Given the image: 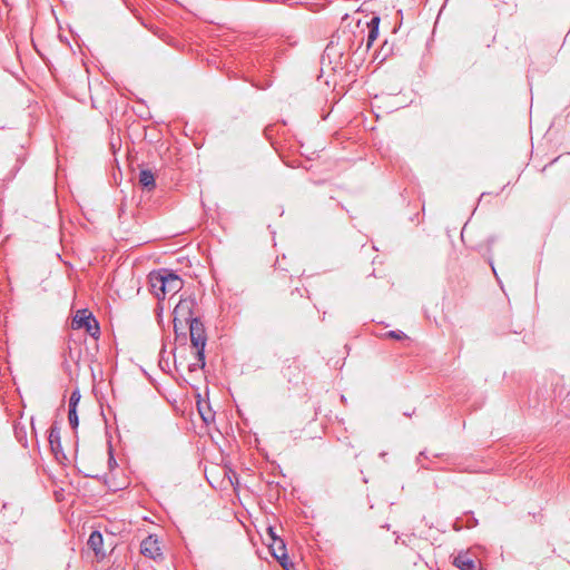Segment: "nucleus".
<instances>
[{
    "label": "nucleus",
    "mask_w": 570,
    "mask_h": 570,
    "mask_svg": "<svg viewBox=\"0 0 570 570\" xmlns=\"http://www.w3.org/2000/svg\"><path fill=\"white\" fill-rule=\"evenodd\" d=\"M69 355H70V357H71V358H73V354H72V351H71V350H70V352H69Z\"/></svg>",
    "instance_id": "27"
},
{
    "label": "nucleus",
    "mask_w": 570,
    "mask_h": 570,
    "mask_svg": "<svg viewBox=\"0 0 570 570\" xmlns=\"http://www.w3.org/2000/svg\"><path fill=\"white\" fill-rule=\"evenodd\" d=\"M197 302H196V298L195 297H186V298H180L179 302L176 304L175 308H174V332L176 335H179V333H181L183 335H185L184 332H179L180 330L183 331V325H181V320L185 321V323H189L193 318H195L193 316V309L194 307L196 306Z\"/></svg>",
    "instance_id": "1"
},
{
    "label": "nucleus",
    "mask_w": 570,
    "mask_h": 570,
    "mask_svg": "<svg viewBox=\"0 0 570 570\" xmlns=\"http://www.w3.org/2000/svg\"><path fill=\"white\" fill-rule=\"evenodd\" d=\"M187 324L189 325L191 345L196 350V357L203 361L205 358V347L207 343L205 326L199 317L193 318Z\"/></svg>",
    "instance_id": "2"
},
{
    "label": "nucleus",
    "mask_w": 570,
    "mask_h": 570,
    "mask_svg": "<svg viewBox=\"0 0 570 570\" xmlns=\"http://www.w3.org/2000/svg\"><path fill=\"white\" fill-rule=\"evenodd\" d=\"M72 327L75 330L85 328L86 332L91 336L97 338L100 334V327L88 309H79L72 320Z\"/></svg>",
    "instance_id": "3"
},
{
    "label": "nucleus",
    "mask_w": 570,
    "mask_h": 570,
    "mask_svg": "<svg viewBox=\"0 0 570 570\" xmlns=\"http://www.w3.org/2000/svg\"><path fill=\"white\" fill-rule=\"evenodd\" d=\"M49 444L51 446L52 452L56 454L61 450V440H60V429L53 424L49 430L48 436Z\"/></svg>",
    "instance_id": "12"
},
{
    "label": "nucleus",
    "mask_w": 570,
    "mask_h": 570,
    "mask_svg": "<svg viewBox=\"0 0 570 570\" xmlns=\"http://www.w3.org/2000/svg\"><path fill=\"white\" fill-rule=\"evenodd\" d=\"M108 463H109V466H110V468H112L114 465H116V464H117V463H116V460H115V458H114V455H112L111 450L109 451V460H108Z\"/></svg>",
    "instance_id": "20"
},
{
    "label": "nucleus",
    "mask_w": 570,
    "mask_h": 570,
    "mask_svg": "<svg viewBox=\"0 0 570 570\" xmlns=\"http://www.w3.org/2000/svg\"><path fill=\"white\" fill-rule=\"evenodd\" d=\"M267 534H268V537H269V539H271V542H272V541H274V538H275V539H281V538L276 534L275 528H273V527H268V528H267Z\"/></svg>",
    "instance_id": "19"
},
{
    "label": "nucleus",
    "mask_w": 570,
    "mask_h": 570,
    "mask_svg": "<svg viewBox=\"0 0 570 570\" xmlns=\"http://www.w3.org/2000/svg\"><path fill=\"white\" fill-rule=\"evenodd\" d=\"M476 524H478V519H475L473 515H471L465 525L460 524V520L458 519L454 522L453 528H454V530L460 531L461 529H463V527L474 528Z\"/></svg>",
    "instance_id": "16"
},
{
    "label": "nucleus",
    "mask_w": 570,
    "mask_h": 570,
    "mask_svg": "<svg viewBox=\"0 0 570 570\" xmlns=\"http://www.w3.org/2000/svg\"><path fill=\"white\" fill-rule=\"evenodd\" d=\"M423 456H424V458H426V456H425V452H424V451L420 452V454H419V456H417V462H419V463H421V458H423Z\"/></svg>",
    "instance_id": "22"
},
{
    "label": "nucleus",
    "mask_w": 570,
    "mask_h": 570,
    "mask_svg": "<svg viewBox=\"0 0 570 570\" xmlns=\"http://www.w3.org/2000/svg\"><path fill=\"white\" fill-rule=\"evenodd\" d=\"M87 544L95 552L96 556L105 554L102 552L104 537L100 531H92L89 535Z\"/></svg>",
    "instance_id": "9"
},
{
    "label": "nucleus",
    "mask_w": 570,
    "mask_h": 570,
    "mask_svg": "<svg viewBox=\"0 0 570 570\" xmlns=\"http://www.w3.org/2000/svg\"><path fill=\"white\" fill-rule=\"evenodd\" d=\"M385 455H386V453H385V452L380 453V456H381V458H385Z\"/></svg>",
    "instance_id": "26"
},
{
    "label": "nucleus",
    "mask_w": 570,
    "mask_h": 570,
    "mask_svg": "<svg viewBox=\"0 0 570 570\" xmlns=\"http://www.w3.org/2000/svg\"><path fill=\"white\" fill-rule=\"evenodd\" d=\"M165 274L161 273V268L158 271H154L149 274V285L150 292L158 298H165V287L161 285V281H164Z\"/></svg>",
    "instance_id": "8"
},
{
    "label": "nucleus",
    "mask_w": 570,
    "mask_h": 570,
    "mask_svg": "<svg viewBox=\"0 0 570 570\" xmlns=\"http://www.w3.org/2000/svg\"><path fill=\"white\" fill-rule=\"evenodd\" d=\"M21 507L13 503H3L0 514V523H3L4 525L16 524L18 520L21 518Z\"/></svg>",
    "instance_id": "5"
},
{
    "label": "nucleus",
    "mask_w": 570,
    "mask_h": 570,
    "mask_svg": "<svg viewBox=\"0 0 570 570\" xmlns=\"http://www.w3.org/2000/svg\"><path fill=\"white\" fill-rule=\"evenodd\" d=\"M68 421L70 426L76 430L79 425V417L77 413V409H68Z\"/></svg>",
    "instance_id": "14"
},
{
    "label": "nucleus",
    "mask_w": 570,
    "mask_h": 570,
    "mask_svg": "<svg viewBox=\"0 0 570 570\" xmlns=\"http://www.w3.org/2000/svg\"><path fill=\"white\" fill-rule=\"evenodd\" d=\"M199 412H200V415H202L203 420H204L205 422H208L207 416H206V415H205L200 410H199Z\"/></svg>",
    "instance_id": "23"
},
{
    "label": "nucleus",
    "mask_w": 570,
    "mask_h": 570,
    "mask_svg": "<svg viewBox=\"0 0 570 570\" xmlns=\"http://www.w3.org/2000/svg\"><path fill=\"white\" fill-rule=\"evenodd\" d=\"M80 399H81L80 391L78 389L72 391L71 395L69 397L68 409H77V406L80 402Z\"/></svg>",
    "instance_id": "15"
},
{
    "label": "nucleus",
    "mask_w": 570,
    "mask_h": 570,
    "mask_svg": "<svg viewBox=\"0 0 570 570\" xmlns=\"http://www.w3.org/2000/svg\"><path fill=\"white\" fill-rule=\"evenodd\" d=\"M284 3L287 4V6H293L292 0H284Z\"/></svg>",
    "instance_id": "24"
},
{
    "label": "nucleus",
    "mask_w": 570,
    "mask_h": 570,
    "mask_svg": "<svg viewBox=\"0 0 570 570\" xmlns=\"http://www.w3.org/2000/svg\"><path fill=\"white\" fill-rule=\"evenodd\" d=\"M161 273L165 274L164 281H161V285L165 287V296L177 294L183 288V279L168 268H161Z\"/></svg>",
    "instance_id": "4"
},
{
    "label": "nucleus",
    "mask_w": 570,
    "mask_h": 570,
    "mask_svg": "<svg viewBox=\"0 0 570 570\" xmlns=\"http://www.w3.org/2000/svg\"><path fill=\"white\" fill-rule=\"evenodd\" d=\"M139 184L147 190H151L156 186L155 175L150 169H141L139 173Z\"/></svg>",
    "instance_id": "13"
},
{
    "label": "nucleus",
    "mask_w": 570,
    "mask_h": 570,
    "mask_svg": "<svg viewBox=\"0 0 570 570\" xmlns=\"http://www.w3.org/2000/svg\"><path fill=\"white\" fill-rule=\"evenodd\" d=\"M196 360H197V362L191 363V364L188 365V371L189 372H196L199 368H204L205 367V365H206L205 358L203 361H200L199 358L196 357Z\"/></svg>",
    "instance_id": "18"
},
{
    "label": "nucleus",
    "mask_w": 570,
    "mask_h": 570,
    "mask_svg": "<svg viewBox=\"0 0 570 570\" xmlns=\"http://www.w3.org/2000/svg\"><path fill=\"white\" fill-rule=\"evenodd\" d=\"M494 242H495V238L493 236L488 238V240H487V243H488V250H491V247L494 244Z\"/></svg>",
    "instance_id": "21"
},
{
    "label": "nucleus",
    "mask_w": 570,
    "mask_h": 570,
    "mask_svg": "<svg viewBox=\"0 0 570 570\" xmlns=\"http://www.w3.org/2000/svg\"><path fill=\"white\" fill-rule=\"evenodd\" d=\"M489 264L491 265L493 273H494V274H497V273H495V269H494V267H493V264H492V259H491V258L489 259Z\"/></svg>",
    "instance_id": "25"
},
{
    "label": "nucleus",
    "mask_w": 570,
    "mask_h": 570,
    "mask_svg": "<svg viewBox=\"0 0 570 570\" xmlns=\"http://www.w3.org/2000/svg\"><path fill=\"white\" fill-rule=\"evenodd\" d=\"M140 553L147 558L156 559L161 556L160 547L157 538L148 535L140 543Z\"/></svg>",
    "instance_id": "7"
},
{
    "label": "nucleus",
    "mask_w": 570,
    "mask_h": 570,
    "mask_svg": "<svg viewBox=\"0 0 570 570\" xmlns=\"http://www.w3.org/2000/svg\"><path fill=\"white\" fill-rule=\"evenodd\" d=\"M380 17L379 16H374L368 22H367V28H368V32H367V38H366V47L367 48H371L372 45L374 43V41L377 39L379 37V26H380Z\"/></svg>",
    "instance_id": "10"
},
{
    "label": "nucleus",
    "mask_w": 570,
    "mask_h": 570,
    "mask_svg": "<svg viewBox=\"0 0 570 570\" xmlns=\"http://www.w3.org/2000/svg\"><path fill=\"white\" fill-rule=\"evenodd\" d=\"M453 564L460 570H475L474 561L466 553L460 552L454 558Z\"/></svg>",
    "instance_id": "11"
},
{
    "label": "nucleus",
    "mask_w": 570,
    "mask_h": 570,
    "mask_svg": "<svg viewBox=\"0 0 570 570\" xmlns=\"http://www.w3.org/2000/svg\"><path fill=\"white\" fill-rule=\"evenodd\" d=\"M269 549H271L272 556L281 563V566L286 570H289L287 568L288 556H287L285 541L283 539L274 538V541L269 542Z\"/></svg>",
    "instance_id": "6"
},
{
    "label": "nucleus",
    "mask_w": 570,
    "mask_h": 570,
    "mask_svg": "<svg viewBox=\"0 0 570 570\" xmlns=\"http://www.w3.org/2000/svg\"><path fill=\"white\" fill-rule=\"evenodd\" d=\"M385 337L397 340V341L407 338L406 334L400 330L386 332Z\"/></svg>",
    "instance_id": "17"
}]
</instances>
